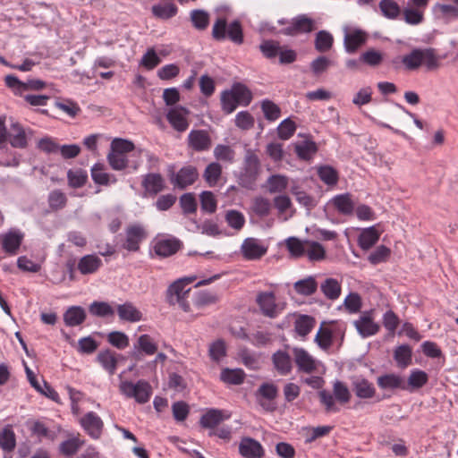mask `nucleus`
Here are the masks:
<instances>
[{"instance_id":"obj_47","label":"nucleus","mask_w":458,"mask_h":458,"mask_svg":"<svg viewBox=\"0 0 458 458\" xmlns=\"http://www.w3.org/2000/svg\"><path fill=\"white\" fill-rule=\"evenodd\" d=\"M287 250L290 255L294 259L301 258L305 255L306 241L302 242L297 237H289L285 241Z\"/></svg>"},{"instance_id":"obj_36","label":"nucleus","mask_w":458,"mask_h":458,"mask_svg":"<svg viewBox=\"0 0 458 458\" xmlns=\"http://www.w3.org/2000/svg\"><path fill=\"white\" fill-rule=\"evenodd\" d=\"M379 239V233L374 226L364 229L358 238L359 246L364 250H369Z\"/></svg>"},{"instance_id":"obj_54","label":"nucleus","mask_w":458,"mask_h":458,"mask_svg":"<svg viewBox=\"0 0 458 458\" xmlns=\"http://www.w3.org/2000/svg\"><path fill=\"white\" fill-rule=\"evenodd\" d=\"M107 162L111 168L115 171H122L127 168L129 160L126 155L114 152L110 149L106 157Z\"/></svg>"},{"instance_id":"obj_58","label":"nucleus","mask_w":458,"mask_h":458,"mask_svg":"<svg viewBox=\"0 0 458 458\" xmlns=\"http://www.w3.org/2000/svg\"><path fill=\"white\" fill-rule=\"evenodd\" d=\"M193 26L199 30H206L209 23V14L204 10H193L191 13Z\"/></svg>"},{"instance_id":"obj_9","label":"nucleus","mask_w":458,"mask_h":458,"mask_svg":"<svg viewBox=\"0 0 458 458\" xmlns=\"http://www.w3.org/2000/svg\"><path fill=\"white\" fill-rule=\"evenodd\" d=\"M147 232L142 225L139 224L129 225L125 230V241L122 247L130 252H137L140 250L141 242L147 238Z\"/></svg>"},{"instance_id":"obj_27","label":"nucleus","mask_w":458,"mask_h":458,"mask_svg":"<svg viewBox=\"0 0 458 458\" xmlns=\"http://www.w3.org/2000/svg\"><path fill=\"white\" fill-rule=\"evenodd\" d=\"M352 391L360 399L372 398L376 394L373 384L366 378H356L352 381Z\"/></svg>"},{"instance_id":"obj_11","label":"nucleus","mask_w":458,"mask_h":458,"mask_svg":"<svg viewBox=\"0 0 458 458\" xmlns=\"http://www.w3.org/2000/svg\"><path fill=\"white\" fill-rule=\"evenodd\" d=\"M315 30L314 21L306 14H300L294 17L291 24L282 30L286 36H296L302 33H310Z\"/></svg>"},{"instance_id":"obj_50","label":"nucleus","mask_w":458,"mask_h":458,"mask_svg":"<svg viewBox=\"0 0 458 458\" xmlns=\"http://www.w3.org/2000/svg\"><path fill=\"white\" fill-rule=\"evenodd\" d=\"M222 174V165L217 162H212L205 168L203 177L209 186L217 183Z\"/></svg>"},{"instance_id":"obj_12","label":"nucleus","mask_w":458,"mask_h":458,"mask_svg":"<svg viewBox=\"0 0 458 458\" xmlns=\"http://www.w3.org/2000/svg\"><path fill=\"white\" fill-rule=\"evenodd\" d=\"M80 423L91 438H100L104 428V422L96 412H87L81 418Z\"/></svg>"},{"instance_id":"obj_59","label":"nucleus","mask_w":458,"mask_h":458,"mask_svg":"<svg viewBox=\"0 0 458 458\" xmlns=\"http://www.w3.org/2000/svg\"><path fill=\"white\" fill-rule=\"evenodd\" d=\"M213 153L214 157L219 161L228 163H233L234 161L235 151L228 145H216Z\"/></svg>"},{"instance_id":"obj_37","label":"nucleus","mask_w":458,"mask_h":458,"mask_svg":"<svg viewBox=\"0 0 458 458\" xmlns=\"http://www.w3.org/2000/svg\"><path fill=\"white\" fill-rule=\"evenodd\" d=\"M91 178L96 184L98 185H108L110 182L114 183L116 182V178L113 176V180H111V175L105 172V165L102 163H96L91 167Z\"/></svg>"},{"instance_id":"obj_10","label":"nucleus","mask_w":458,"mask_h":458,"mask_svg":"<svg viewBox=\"0 0 458 458\" xmlns=\"http://www.w3.org/2000/svg\"><path fill=\"white\" fill-rule=\"evenodd\" d=\"M24 233L19 229H10L7 233L0 234L2 250L7 256H15L22 244Z\"/></svg>"},{"instance_id":"obj_45","label":"nucleus","mask_w":458,"mask_h":458,"mask_svg":"<svg viewBox=\"0 0 458 458\" xmlns=\"http://www.w3.org/2000/svg\"><path fill=\"white\" fill-rule=\"evenodd\" d=\"M14 134L10 135L9 142L12 147L16 148H25L28 146V140L23 127L16 123L12 125Z\"/></svg>"},{"instance_id":"obj_62","label":"nucleus","mask_w":458,"mask_h":458,"mask_svg":"<svg viewBox=\"0 0 458 458\" xmlns=\"http://www.w3.org/2000/svg\"><path fill=\"white\" fill-rule=\"evenodd\" d=\"M261 109L264 113L265 118L268 121H276L280 117V107L271 100H263L261 103Z\"/></svg>"},{"instance_id":"obj_6","label":"nucleus","mask_w":458,"mask_h":458,"mask_svg":"<svg viewBox=\"0 0 458 458\" xmlns=\"http://www.w3.org/2000/svg\"><path fill=\"white\" fill-rule=\"evenodd\" d=\"M121 392L129 398H134L139 403H146L152 394L151 386L145 380H139L136 384L130 381L122 382Z\"/></svg>"},{"instance_id":"obj_14","label":"nucleus","mask_w":458,"mask_h":458,"mask_svg":"<svg viewBox=\"0 0 458 458\" xmlns=\"http://www.w3.org/2000/svg\"><path fill=\"white\" fill-rule=\"evenodd\" d=\"M256 302L263 315L268 318H276L279 313L278 305L276 303V295L273 292H260L258 293Z\"/></svg>"},{"instance_id":"obj_64","label":"nucleus","mask_w":458,"mask_h":458,"mask_svg":"<svg viewBox=\"0 0 458 458\" xmlns=\"http://www.w3.org/2000/svg\"><path fill=\"white\" fill-rule=\"evenodd\" d=\"M89 310L90 314L97 317H108L114 315L113 308L105 301H93L89 307Z\"/></svg>"},{"instance_id":"obj_57","label":"nucleus","mask_w":458,"mask_h":458,"mask_svg":"<svg viewBox=\"0 0 458 458\" xmlns=\"http://www.w3.org/2000/svg\"><path fill=\"white\" fill-rule=\"evenodd\" d=\"M379 8L385 17L392 20L397 18L401 12L400 6L394 0H381Z\"/></svg>"},{"instance_id":"obj_24","label":"nucleus","mask_w":458,"mask_h":458,"mask_svg":"<svg viewBox=\"0 0 458 458\" xmlns=\"http://www.w3.org/2000/svg\"><path fill=\"white\" fill-rule=\"evenodd\" d=\"M116 311L119 318L123 321L138 322L142 318L141 311L130 301L118 305Z\"/></svg>"},{"instance_id":"obj_3","label":"nucleus","mask_w":458,"mask_h":458,"mask_svg":"<svg viewBox=\"0 0 458 458\" xmlns=\"http://www.w3.org/2000/svg\"><path fill=\"white\" fill-rule=\"evenodd\" d=\"M212 38L216 41L229 39L236 45H242L244 41L242 26L238 20L227 24L225 18L219 17L213 25Z\"/></svg>"},{"instance_id":"obj_33","label":"nucleus","mask_w":458,"mask_h":458,"mask_svg":"<svg viewBox=\"0 0 458 458\" xmlns=\"http://www.w3.org/2000/svg\"><path fill=\"white\" fill-rule=\"evenodd\" d=\"M0 447L6 453H12L16 447V436L9 424L0 431Z\"/></svg>"},{"instance_id":"obj_13","label":"nucleus","mask_w":458,"mask_h":458,"mask_svg":"<svg viewBox=\"0 0 458 458\" xmlns=\"http://www.w3.org/2000/svg\"><path fill=\"white\" fill-rule=\"evenodd\" d=\"M212 145V140L206 130H191L188 135V146L196 152L207 151Z\"/></svg>"},{"instance_id":"obj_28","label":"nucleus","mask_w":458,"mask_h":458,"mask_svg":"<svg viewBox=\"0 0 458 458\" xmlns=\"http://www.w3.org/2000/svg\"><path fill=\"white\" fill-rule=\"evenodd\" d=\"M151 13L154 17L165 21L174 17L177 14L178 7L172 2H165L154 4L151 7Z\"/></svg>"},{"instance_id":"obj_31","label":"nucleus","mask_w":458,"mask_h":458,"mask_svg":"<svg viewBox=\"0 0 458 458\" xmlns=\"http://www.w3.org/2000/svg\"><path fill=\"white\" fill-rule=\"evenodd\" d=\"M366 33L360 30H357L344 37V47L346 52L352 54L365 43Z\"/></svg>"},{"instance_id":"obj_55","label":"nucleus","mask_w":458,"mask_h":458,"mask_svg":"<svg viewBox=\"0 0 458 458\" xmlns=\"http://www.w3.org/2000/svg\"><path fill=\"white\" fill-rule=\"evenodd\" d=\"M48 206L52 210L63 209L67 203L66 195L60 190H54L48 195Z\"/></svg>"},{"instance_id":"obj_30","label":"nucleus","mask_w":458,"mask_h":458,"mask_svg":"<svg viewBox=\"0 0 458 458\" xmlns=\"http://www.w3.org/2000/svg\"><path fill=\"white\" fill-rule=\"evenodd\" d=\"M394 359L400 369H405L412 362V348L411 345H397L394 352Z\"/></svg>"},{"instance_id":"obj_16","label":"nucleus","mask_w":458,"mask_h":458,"mask_svg":"<svg viewBox=\"0 0 458 458\" xmlns=\"http://www.w3.org/2000/svg\"><path fill=\"white\" fill-rule=\"evenodd\" d=\"M377 385L381 390L392 394L397 390L404 391V377L396 373H385L377 377Z\"/></svg>"},{"instance_id":"obj_26","label":"nucleus","mask_w":458,"mask_h":458,"mask_svg":"<svg viewBox=\"0 0 458 458\" xmlns=\"http://www.w3.org/2000/svg\"><path fill=\"white\" fill-rule=\"evenodd\" d=\"M272 361L275 369L280 375L285 376L292 371V360L286 352H276L272 356Z\"/></svg>"},{"instance_id":"obj_35","label":"nucleus","mask_w":458,"mask_h":458,"mask_svg":"<svg viewBox=\"0 0 458 458\" xmlns=\"http://www.w3.org/2000/svg\"><path fill=\"white\" fill-rule=\"evenodd\" d=\"M320 290L327 299L335 301L339 298L342 287L335 278L329 277L320 284Z\"/></svg>"},{"instance_id":"obj_44","label":"nucleus","mask_w":458,"mask_h":458,"mask_svg":"<svg viewBox=\"0 0 458 458\" xmlns=\"http://www.w3.org/2000/svg\"><path fill=\"white\" fill-rule=\"evenodd\" d=\"M315 322L314 318L309 315H301L294 322L295 332L304 337L313 329Z\"/></svg>"},{"instance_id":"obj_18","label":"nucleus","mask_w":458,"mask_h":458,"mask_svg":"<svg viewBox=\"0 0 458 458\" xmlns=\"http://www.w3.org/2000/svg\"><path fill=\"white\" fill-rule=\"evenodd\" d=\"M189 110L183 106L171 108L166 114V119L171 126L177 131H185L189 127L187 114Z\"/></svg>"},{"instance_id":"obj_32","label":"nucleus","mask_w":458,"mask_h":458,"mask_svg":"<svg viewBox=\"0 0 458 458\" xmlns=\"http://www.w3.org/2000/svg\"><path fill=\"white\" fill-rule=\"evenodd\" d=\"M293 289L300 295L310 296L317 292L318 282L314 276H310L306 278L295 282L293 284Z\"/></svg>"},{"instance_id":"obj_51","label":"nucleus","mask_w":458,"mask_h":458,"mask_svg":"<svg viewBox=\"0 0 458 458\" xmlns=\"http://www.w3.org/2000/svg\"><path fill=\"white\" fill-rule=\"evenodd\" d=\"M218 296L211 292L199 291L194 294L193 305L198 309L215 304L218 301Z\"/></svg>"},{"instance_id":"obj_4","label":"nucleus","mask_w":458,"mask_h":458,"mask_svg":"<svg viewBox=\"0 0 458 458\" xmlns=\"http://www.w3.org/2000/svg\"><path fill=\"white\" fill-rule=\"evenodd\" d=\"M260 172V161L255 151L247 149L243 161V168L239 180L240 184L247 189H252Z\"/></svg>"},{"instance_id":"obj_53","label":"nucleus","mask_w":458,"mask_h":458,"mask_svg":"<svg viewBox=\"0 0 458 458\" xmlns=\"http://www.w3.org/2000/svg\"><path fill=\"white\" fill-rule=\"evenodd\" d=\"M317 151L318 147L312 140H305L295 146V152L302 160H310Z\"/></svg>"},{"instance_id":"obj_56","label":"nucleus","mask_w":458,"mask_h":458,"mask_svg":"<svg viewBox=\"0 0 458 458\" xmlns=\"http://www.w3.org/2000/svg\"><path fill=\"white\" fill-rule=\"evenodd\" d=\"M268 191L270 193L283 192L288 185V179L284 175L273 174L267 179Z\"/></svg>"},{"instance_id":"obj_23","label":"nucleus","mask_w":458,"mask_h":458,"mask_svg":"<svg viewBox=\"0 0 458 458\" xmlns=\"http://www.w3.org/2000/svg\"><path fill=\"white\" fill-rule=\"evenodd\" d=\"M120 355L116 354L114 352L106 349L105 351L100 352L97 355V361L101 364L103 369L106 370L109 375H114L117 369L118 360Z\"/></svg>"},{"instance_id":"obj_8","label":"nucleus","mask_w":458,"mask_h":458,"mask_svg":"<svg viewBox=\"0 0 458 458\" xmlns=\"http://www.w3.org/2000/svg\"><path fill=\"white\" fill-rule=\"evenodd\" d=\"M5 85L11 89L15 95L21 96L27 90H41L46 88L47 83L39 79H30L27 81H20L16 76L9 74L4 77Z\"/></svg>"},{"instance_id":"obj_1","label":"nucleus","mask_w":458,"mask_h":458,"mask_svg":"<svg viewBox=\"0 0 458 458\" xmlns=\"http://www.w3.org/2000/svg\"><path fill=\"white\" fill-rule=\"evenodd\" d=\"M445 57L438 55L434 47H416L402 57V64L408 71H416L424 66L427 71L433 72L440 68Z\"/></svg>"},{"instance_id":"obj_43","label":"nucleus","mask_w":458,"mask_h":458,"mask_svg":"<svg viewBox=\"0 0 458 458\" xmlns=\"http://www.w3.org/2000/svg\"><path fill=\"white\" fill-rule=\"evenodd\" d=\"M68 185L72 189L83 187L88 182V174L85 170L79 168L69 169L67 172Z\"/></svg>"},{"instance_id":"obj_61","label":"nucleus","mask_w":458,"mask_h":458,"mask_svg":"<svg viewBox=\"0 0 458 458\" xmlns=\"http://www.w3.org/2000/svg\"><path fill=\"white\" fill-rule=\"evenodd\" d=\"M390 255L391 250L385 245H380L369 255L368 260L372 265H377L379 263L386 262Z\"/></svg>"},{"instance_id":"obj_48","label":"nucleus","mask_w":458,"mask_h":458,"mask_svg":"<svg viewBox=\"0 0 458 458\" xmlns=\"http://www.w3.org/2000/svg\"><path fill=\"white\" fill-rule=\"evenodd\" d=\"M333 36L327 30H319L315 38V48L318 52L325 53L333 47Z\"/></svg>"},{"instance_id":"obj_40","label":"nucleus","mask_w":458,"mask_h":458,"mask_svg":"<svg viewBox=\"0 0 458 458\" xmlns=\"http://www.w3.org/2000/svg\"><path fill=\"white\" fill-rule=\"evenodd\" d=\"M355 327L362 336L375 335L379 330V325L375 323L369 317H361L355 321Z\"/></svg>"},{"instance_id":"obj_46","label":"nucleus","mask_w":458,"mask_h":458,"mask_svg":"<svg viewBox=\"0 0 458 458\" xmlns=\"http://www.w3.org/2000/svg\"><path fill=\"white\" fill-rule=\"evenodd\" d=\"M240 105L249 106L252 100L251 91L242 83H235L229 89Z\"/></svg>"},{"instance_id":"obj_22","label":"nucleus","mask_w":458,"mask_h":458,"mask_svg":"<svg viewBox=\"0 0 458 458\" xmlns=\"http://www.w3.org/2000/svg\"><path fill=\"white\" fill-rule=\"evenodd\" d=\"M102 265V259L98 256L88 254L80 259L77 268L81 275L86 276L95 274Z\"/></svg>"},{"instance_id":"obj_63","label":"nucleus","mask_w":458,"mask_h":458,"mask_svg":"<svg viewBox=\"0 0 458 458\" xmlns=\"http://www.w3.org/2000/svg\"><path fill=\"white\" fill-rule=\"evenodd\" d=\"M180 206L184 215L195 213L197 210V200L193 193H184L180 197Z\"/></svg>"},{"instance_id":"obj_2","label":"nucleus","mask_w":458,"mask_h":458,"mask_svg":"<svg viewBox=\"0 0 458 458\" xmlns=\"http://www.w3.org/2000/svg\"><path fill=\"white\" fill-rule=\"evenodd\" d=\"M196 276H187L175 280L172 283L165 293V299L169 305L178 304L184 312L191 311V305L187 299L190 297L191 288L186 286L191 284Z\"/></svg>"},{"instance_id":"obj_41","label":"nucleus","mask_w":458,"mask_h":458,"mask_svg":"<svg viewBox=\"0 0 458 458\" xmlns=\"http://www.w3.org/2000/svg\"><path fill=\"white\" fill-rule=\"evenodd\" d=\"M305 255L310 261H321L326 259V250L322 244L314 241H306Z\"/></svg>"},{"instance_id":"obj_7","label":"nucleus","mask_w":458,"mask_h":458,"mask_svg":"<svg viewBox=\"0 0 458 458\" xmlns=\"http://www.w3.org/2000/svg\"><path fill=\"white\" fill-rule=\"evenodd\" d=\"M182 247V242L174 236L159 237L153 241V250L161 259L176 254Z\"/></svg>"},{"instance_id":"obj_15","label":"nucleus","mask_w":458,"mask_h":458,"mask_svg":"<svg viewBox=\"0 0 458 458\" xmlns=\"http://www.w3.org/2000/svg\"><path fill=\"white\" fill-rule=\"evenodd\" d=\"M241 251L245 259L256 260L267 253V248L256 238H247L242 244Z\"/></svg>"},{"instance_id":"obj_60","label":"nucleus","mask_w":458,"mask_h":458,"mask_svg":"<svg viewBox=\"0 0 458 458\" xmlns=\"http://www.w3.org/2000/svg\"><path fill=\"white\" fill-rule=\"evenodd\" d=\"M225 218L228 225L237 231L244 226L245 217L243 214L238 210H228L225 213Z\"/></svg>"},{"instance_id":"obj_5","label":"nucleus","mask_w":458,"mask_h":458,"mask_svg":"<svg viewBox=\"0 0 458 458\" xmlns=\"http://www.w3.org/2000/svg\"><path fill=\"white\" fill-rule=\"evenodd\" d=\"M174 165L168 169V176L170 182L174 188L184 190L187 187L194 184L199 179V172L196 166L192 165H186L181 167L178 172H174Z\"/></svg>"},{"instance_id":"obj_39","label":"nucleus","mask_w":458,"mask_h":458,"mask_svg":"<svg viewBox=\"0 0 458 458\" xmlns=\"http://www.w3.org/2000/svg\"><path fill=\"white\" fill-rule=\"evenodd\" d=\"M333 204L337 211L343 215H351L354 209V203L350 193L336 195L333 199Z\"/></svg>"},{"instance_id":"obj_29","label":"nucleus","mask_w":458,"mask_h":458,"mask_svg":"<svg viewBox=\"0 0 458 458\" xmlns=\"http://www.w3.org/2000/svg\"><path fill=\"white\" fill-rule=\"evenodd\" d=\"M294 355L299 370L311 373L316 369L314 360L304 349L295 348Z\"/></svg>"},{"instance_id":"obj_17","label":"nucleus","mask_w":458,"mask_h":458,"mask_svg":"<svg viewBox=\"0 0 458 458\" xmlns=\"http://www.w3.org/2000/svg\"><path fill=\"white\" fill-rule=\"evenodd\" d=\"M239 453L244 458H262L265 455L262 445L250 437L242 438L239 444Z\"/></svg>"},{"instance_id":"obj_42","label":"nucleus","mask_w":458,"mask_h":458,"mask_svg":"<svg viewBox=\"0 0 458 458\" xmlns=\"http://www.w3.org/2000/svg\"><path fill=\"white\" fill-rule=\"evenodd\" d=\"M382 324L387 332V336L394 337L397 334L400 319L392 310H389L384 313Z\"/></svg>"},{"instance_id":"obj_34","label":"nucleus","mask_w":458,"mask_h":458,"mask_svg":"<svg viewBox=\"0 0 458 458\" xmlns=\"http://www.w3.org/2000/svg\"><path fill=\"white\" fill-rule=\"evenodd\" d=\"M318 178L327 186H335L339 181V173L329 165H320L317 168Z\"/></svg>"},{"instance_id":"obj_19","label":"nucleus","mask_w":458,"mask_h":458,"mask_svg":"<svg viewBox=\"0 0 458 458\" xmlns=\"http://www.w3.org/2000/svg\"><path fill=\"white\" fill-rule=\"evenodd\" d=\"M428 382V375L424 370L414 369L407 378L404 379V391L413 393L422 388Z\"/></svg>"},{"instance_id":"obj_21","label":"nucleus","mask_w":458,"mask_h":458,"mask_svg":"<svg viewBox=\"0 0 458 458\" xmlns=\"http://www.w3.org/2000/svg\"><path fill=\"white\" fill-rule=\"evenodd\" d=\"M87 313L81 306H70L63 314V320L67 327H77L84 323Z\"/></svg>"},{"instance_id":"obj_52","label":"nucleus","mask_w":458,"mask_h":458,"mask_svg":"<svg viewBox=\"0 0 458 458\" xmlns=\"http://www.w3.org/2000/svg\"><path fill=\"white\" fill-rule=\"evenodd\" d=\"M291 193L295 197L299 204L305 207L308 210H311L317 205L316 200L304 191H301L299 186H293Z\"/></svg>"},{"instance_id":"obj_38","label":"nucleus","mask_w":458,"mask_h":458,"mask_svg":"<svg viewBox=\"0 0 458 458\" xmlns=\"http://www.w3.org/2000/svg\"><path fill=\"white\" fill-rule=\"evenodd\" d=\"M245 376L242 369L225 368L220 373V379L229 385H241L243 383Z\"/></svg>"},{"instance_id":"obj_25","label":"nucleus","mask_w":458,"mask_h":458,"mask_svg":"<svg viewBox=\"0 0 458 458\" xmlns=\"http://www.w3.org/2000/svg\"><path fill=\"white\" fill-rule=\"evenodd\" d=\"M229 415L224 416V411L218 409L208 410L199 420V424L205 428H214L220 422L228 419Z\"/></svg>"},{"instance_id":"obj_49","label":"nucleus","mask_w":458,"mask_h":458,"mask_svg":"<svg viewBox=\"0 0 458 458\" xmlns=\"http://www.w3.org/2000/svg\"><path fill=\"white\" fill-rule=\"evenodd\" d=\"M259 48L264 57L268 60H273L278 56L281 46L277 40L267 39L262 41Z\"/></svg>"},{"instance_id":"obj_20","label":"nucleus","mask_w":458,"mask_h":458,"mask_svg":"<svg viewBox=\"0 0 458 458\" xmlns=\"http://www.w3.org/2000/svg\"><path fill=\"white\" fill-rule=\"evenodd\" d=\"M141 186L149 195H157L165 188L164 178L157 173L147 174L142 179Z\"/></svg>"}]
</instances>
